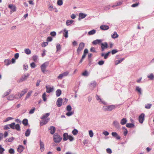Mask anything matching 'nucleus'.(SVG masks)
<instances>
[{"mask_svg":"<svg viewBox=\"0 0 154 154\" xmlns=\"http://www.w3.org/2000/svg\"><path fill=\"white\" fill-rule=\"evenodd\" d=\"M42 98L43 99V100L45 101L46 100V94L45 93H44L42 95Z\"/></svg>","mask_w":154,"mask_h":154,"instance_id":"nucleus-53","label":"nucleus"},{"mask_svg":"<svg viewBox=\"0 0 154 154\" xmlns=\"http://www.w3.org/2000/svg\"><path fill=\"white\" fill-rule=\"evenodd\" d=\"M127 121L126 118H123L120 121V124L122 125H125Z\"/></svg>","mask_w":154,"mask_h":154,"instance_id":"nucleus-20","label":"nucleus"},{"mask_svg":"<svg viewBox=\"0 0 154 154\" xmlns=\"http://www.w3.org/2000/svg\"><path fill=\"white\" fill-rule=\"evenodd\" d=\"M89 134L90 137H92L94 135V133L93 131L91 130H90L89 131Z\"/></svg>","mask_w":154,"mask_h":154,"instance_id":"nucleus-50","label":"nucleus"},{"mask_svg":"<svg viewBox=\"0 0 154 154\" xmlns=\"http://www.w3.org/2000/svg\"><path fill=\"white\" fill-rule=\"evenodd\" d=\"M40 147L41 152H43L45 149L44 144L41 140H40Z\"/></svg>","mask_w":154,"mask_h":154,"instance_id":"nucleus-11","label":"nucleus"},{"mask_svg":"<svg viewBox=\"0 0 154 154\" xmlns=\"http://www.w3.org/2000/svg\"><path fill=\"white\" fill-rule=\"evenodd\" d=\"M78 132V130L76 129H74L72 131V133L74 135H76Z\"/></svg>","mask_w":154,"mask_h":154,"instance_id":"nucleus-41","label":"nucleus"},{"mask_svg":"<svg viewBox=\"0 0 154 154\" xmlns=\"http://www.w3.org/2000/svg\"><path fill=\"white\" fill-rule=\"evenodd\" d=\"M29 75V73H27L26 75H24L20 79L19 82H21L23 81H25Z\"/></svg>","mask_w":154,"mask_h":154,"instance_id":"nucleus-6","label":"nucleus"},{"mask_svg":"<svg viewBox=\"0 0 154 154\" xmlns=\"http://www.w3.org/2000/svg\"><path fill=\"white\" fill-rule=\"evenodd\" d=\"M31 131L29 129H28L26 131L25 133V135L26 137H28Z\"/></svg>","mask_w":154,"mask_h":154,"instance_id":"nucleus-39","label":"nucleus"},{"mask_svg":"<svg viewBox=\"0 0 154 154\" xmlns=\"http://www.w3.org/2000/svg\"><path fill=\"white\" fill-rule=\"evenodd\" d=\"M101 50L103 51L106 48L108 47V44L107 42H105L104 43H101Z\"/></svg>","mask_w":154,"mask_h":154,"instance_id":"nucleus-9","label":"nucleus"},{"mask_svg":"<svg viewBox=\"0 0 154 154\" xmlns=\"http://www.w3.org/2000/svg\"><path fill=\"white\" fill-rule=\"evenodd\" d=\"M147 77L150 80H153L154 79V75L152 73L148 75Z\"/></svg>","mask_w":154,"mask_h":154,"instance_id":"nucleus-23","label":"nucleus"},{"mask_svg":"<svg viewBox=\"0 0 154 154\" xmlns=\"http://www.w3.org/2000/svg\"><path fill=\"white\" fill-rule=\"evenodd\" d=\"M116 107V105H109L103 106V109L105 111H111L112 110L114 109Z\"/></svg>","mask_w":154,"mask_h":154,"instance_id":"nucleus-1","label":"nucleus"},{"mask_svg":"<svg viewBox=\"0 0 154 154\" xmlns=\"http://www.w3.org/2000/svg\"><path fill=\"white\" fill-rule=\"evenodd\" d=\"M152 106V104L150 103H149L146 104L145 105V107L147 109H149Z\"/></svg>","mask_w":154,"mask_h":154,"instance_id":"nucleus-42","label":"nucleus"},{"mask_svg":"<svg viewBox=\"0 0 154 154\" xmlns=\"http://www.w3.org/2000/svg\"><path fill=\"white\" fill-rule=\"evenodd\" d=\"M107 152L109 154H111L112 152V151L111 149L110 148H107L106 149Z\"/></svg>","mask_w":154,"mask_h":154,"instance_id":"nucleus-64","label":"nucleus"},{"mask_svg":"<svg viewBox=\"0 0 154 154\" xmlns=\"http://www.w3.org/2000/svg\"><path fill=\"white\" fill-rule=\"evenodd\" d=\"M13 119V118H12V117H8L6 119V120L4 121V122H7L9 120H12Z\"/></svg>","mask_w":154,"mask_h":154,"instance_id":"nucleus-60","label":"nucleus"},{"mask_svg":"<svg viewBox=\"0 0 154 154\" xmlns=\"http://www.w3.org/2000/svg\"><path fill=\"white\" fill-rule=\"evenodd\" d=\"M72 109V107L71 106L69 105L67 106L66 107V110L68 111H71Z\"/></svg>","mask_w":154,"mask_h":154,"instance_id":"nucleus-57","label":"nucleus"},{"mask_svg":"<svg viewBox=\"0 0 154 154\" xmlns=\"http://www.w3.org/2000/svg\"><path fill=\"white\" fill-rule=\"evenodd\" d=\"M62 99L61 98H59L57 101V105L58 107H60L62 105Z\"/></svg>","mask_w":154,"mask_h":154,"instance_id":"nucleus-10","label":"nucleus"},{"mask_svg":"<svg viewBox=\"0 0 154 154\" xmlns=\"http://www.w3.org/2000/svg\"><path fill=\"white\" fill-rule=\"evenodd\" d=\"M14 129H16L18 131H20V127L19 124H17L15 125Z\"/></svg>","mask_w":154,"mask_h":154,"instance_id":"nucleus-37","label":"nucleus"},{"mask_svg":"<svg viewBox=\"0 0 154 154\" xmlns=\"http://www.w3.org/2000/svg\"><path fill=\"white\" fill-rule=\"evenodd\" d=\"M85 44L82 42H81L79 45L78 48L77 49V54H79L84 48Z\"/></svg>","mask_w":154,"mask_h":154,"instance_id":"nucleus-3","label":"nucleus"},{"mask_svg":"<svg viewBox=\"0 0 154 154\" xmlns=\"http://www.w3.org/2000/svg\"><path fill=\"white\" fill-rule=\"evenodd\" d=\"M103 134L105 136H108L109 135V133L106 131H104L103 132Z\"/></svg>","mask_w":154,"mask_h":154,"instance_id":"nucleus-58","label":"nucleus"},{"mask_svg":"<svg viewBox=\"0 0 154 154\" xmlns=\"http://www.w3.org/2000/svg\"><path fill=\"white\" fill-rule=\"evenodd\" d=\"M50 113H46L43 115V116L41 118V119H45L46 118L48 117L50 115Z\"/></svg>","mask_w":154,"mask_h":154,"instance_id":"nucleus-36","label":"nucleus"},{"mask_svg":"<svg viewBox=\"0 0 154 154\" xmlns=\"http://www.w3.org/2000/svg\"><path fill=\"white\" fill-rule=\"evenodd\" d=\"M5 149L2 147V145H0V154H2Z\"/></svg>","mask_w":154,"mask_h":154,"instance_id":"nucleus-51","label":"nucleus"},{"mask_svg":"<svg viewBox=\"0 0 154 154\" xmlns=\"http://www.w3.org/2000/svg\"><path fill=\"white\" fill-rule=\"evenodd\" d=\"M136 90L137 91L138 93L140 94H142V89L141 88H140L139 86H136Z\"/></svg>","mask_w":154,"mask_h":154,"instance_id":"nucleus-25","label":"nucleus"},{"mask_svg":"<svg viewBox=\"0 0 154 154\" xmlns=\"http://www.w3.org/2000/svg\"><path fill=\"white\" fill-rule=\"evenodd\" d=\"M53 138L54 142L56 143H59L62 139V137L57 133L54 134Z\"/></svg>","mask_w":154,"mask_h":154,"instance_id":"nucleus-2","label":"nucleus"},{"mask_svg":"<svg viewBox=\"0 0 154 154\" xmlns=\"http://www.w3.org/2000/svg\"><path fill=\"white\" fill-rule=\"evenodd\" d=\"M110 53V52H109L108 53H106V54H104L103 53H102L101 54V56L102 57H104V58L105 59H106L108 57V56Z\"/></svg>","mask_w":154,"mask_h":154,"instance_id":"nucleus-27","label":"nucleus"},{"mask_svg":"<svg viewBox=\"0 0 154 154\" xmlns=\"http://www.w3.org/2000/svg\"><path fill=\"white\" fill-rule=\"evenodd\" d=\"M14 99V94L10 95L8 97V99L10 100H12Z\"/></svg>","mask_w":154,"mask_h":154,"instance_id":"nucleus-44","label":"nucleus"},{"mask_svg":"<svg viewBox=\"0 0 154 154\" xmlns=\"http://www.w3.org/2000/svg\"><path fill=\"white\" fill-rule=\"evenodd\" d=\"M82 75L84 76H88L89 75V73L87 71H85L82 73Z\"/></svg>","mask_w":154,"mask_h":154,"instance_id":"nucleus-48","label":"nucleus"},{"mask_svg":"<svg viewBox=\"0 0 154 154\" xmlns=\"http://www.w3.org/2000/svg\"><path fill=\"white\" fill-rule=\"evenodd\" d=\"M28 68V66L27 64H25L23 65V69L24 70H27Z\"/></svg>","mask_w":154,"mask_h":154,"instance_id":"nucleus-62","label":"nucleus"},{"mask_svg":"<svg viewBox=\"0 0 154 154\" xmlns=\"http://www.w3.org/2000/svg\"><path fill=\"white\" fill-rule=\"evenodd\" d=\"M96 99L97 100L99 101L100 102H101L104 104H106V103L105 102L102 101L101 99L97 95H96Z\"/></svg>","mask_w":154,"mask_h":154,"instance_id":"nucleus-30","label":"nucleus"},{"mask_svg":"<svg viewBox=\"0 0 154 154\" xmlns=\"http://www.w3.org/2000/svg\"><path fill=\"white\" fill-rule=\"evenodd\" d=\"M112 136L115 138L117 140H119L121 137L116 132H112Z\"/></svg>","mask_w":154,"mask_h":154,"instance_id":"nucleus-15","label":"nucleus"},{"mask_svg":"<svg viewBox=\"0 0 154 154\" xmlns=\"http://www.w3.org/2000/svg\"><path fill=\"white\" fill-rule=\"evenodd\" d=\"M32 93V91H29L27 94L25 98V100H26L29 97L31 96V94Z\"/></svg>","mask_w":154,"mask_h":154,"instance_id":"nucleus-33","label":"nucleus"},{"mask_svg":"<svg viewBox=\"0 0 154 154\" xmlns=\"http://www.w3.org/2000/svg\"><path fill=\"white\" fill-rule=\"evenodd\" d=\"M125 60V58H123L121 60H116L115 62V64L116 65H117L121 63L122 61Z\"/></svg>","mask_w":154,"mask_h":154,"instance_id":"nucleus-32","label":"nucleus"},{"mask_svg":"<svg viewBox=\"0 0 154 154\" xmlns=\"http://www.w3.org/2000/svg\"><path fill=\"white\" fill-rule=\"evenodd\" d=\"M57 51H60L61 49V47L60 44H58L56 45Z\"/></svg>","mask_w":154,"mask_h":154,"instance_id":"nucleus-40","label":"nucleus"},{"mask_svg":"<svg viewBox=\"0 0 154 154\" xmlns=\"http://www.w3.org/2000/svg\"><path fill=\"white\" fill-rule=\"evenodd\" d=\"M73 112H72V111H68V112H67L66 113V115L68 116H71L72 115V114H73Z\"/></svg>","mask_w":154,"mask_h":154,"instance_id":"nucleus-52","label":"nucleus"},{"mask_svg":"<svg viewBox=\"0 0 154 154\" xmlns=\"http://www.w3.org/2000/svg\"><path fill=\"white\" fill-rule=\"evenodd\" d=\"M22 122L25 126H26L28 124V120L26 119H24L23 120Z\"/></svg>","mask_w":154,"mask_h":154,"instance_id":"nucleus-43","label":"nucleus"},{"mask_svg":"<svg viewBox=\"0 0 154 154\" xmlns=\"http://www.w3.org/2000/svg\"><path fill=\"white\" fill-rule=\"evenodd\" d=\"M61 94V91L59 89L57 90L56 91V94L57 97H59Z\"/></svg>","mask_w":154,"mask_h":154,"instance_id":"nucleus-29","label":"nucleus"},{"mask_svg":"<svg viewBox=\"0 0 154 154\" xmlns=\"http://www.w3.org/2000/svg\"><path fill=\"white\" fill-rule=\"evenodd\" d=\"M102 41V39H97L94 41L92 42V43L94 45H96L97 44H98Z\"/></svg>","mask_w":154,"mask_h":154,"instance_id":"nucleus-19","label":"nucleus"},{"mask_svg":"<svg viewBox=\"0 0 154 154\" xmlns=\"http://www.w3.org/2000/svg\"><path fill=\"white\" fill-rule=\"evenodd\" d=\"M96 83L95 81H93L91 82L90 84V87L91 88H93L96 86Z\"/></svg>","mask_w":154,"mask_h":154,"instance_id":"nucleus-34","label":"nucleus"},{"mask_svg":"<svg viewBox=\"0 0 154 154\" xmlns=\"http://www.w3.org/2000/svg\"><path fill=\"white\" fill-rule=\"evenodd\" d=\"M35 108H33V109H31L29 112V114H32L34 113L35 110Z\"/></svg>","mask_w":154,"mask_h":154,"instance_id":"nucleus-55","label":"nucleus"},{"mask_svg":"<svg viewBox=\"0 0 154 154\" xmlns=\"http://www.w3.org/2000/svg\"><path fill=\"white\" fill-rule=\"evenodd\" d=\"M48 129L50 131V132L51 134H53L56 131L55 128L54 126H51L48 128Z\"/></svg>","mask_w":154,"mask_h":154,"instance_id":"nucleus-12","label":"nucleus"},{"mask_svg":"<svg viewBox=\"0 0 154 154\" xmlns=\"http://www.w3.org/2000/svg\"><path fill=\"white\" fill-rule=\"evenodd\" d=\"M10 128L12 129H14V127L15 125V123L13 122L11 124H9Z\"/></svg>","mask_w":154,"mask_h":154,"instance_id":"nucleus-45","label":"nucleus"},{"mask_svg":"<svg viewBox=\"0 0 154 154\" xmlns=\"http://www.w3.org/2000/svg\"><path fill=\"white\" fill-rule=\"evenodd\" d=\"M118 35L117 34L116 32H115L111 36L112 38H117L118 37Z\"/></svg>","mask_w":154,"mask_h":154,"instance_id":"nucleus-35","label":"nucleus"},{"mask_svg":"<svg viewBox=\"0 0 154 154\" xmlns=\"http://www.w3.org/2000/svg\"><path fill=\"white\" fill-rule=\"evenodd\" d=\"M122 1H119L116 3V5H113L112 7L114 8L116 6L120 5L122 4Z\"/></svg>","mask_w":154,"mask_h":154,"instance_id":"nucleus-38","label":"nucleus"},{"mask_svg":"<svg viewBox=\"0 0 154 154\" xmlns=\"http://www.w3.org/2000/svg\"><path fill=\"white\" fill-rule=\"evenodd\" d=\"M144 114H141L139 117V121L140 123H142L144 119Z\"/></svg>","mask_w":154,"mask_h":154,"instance_id":"nucleus-7","label":"nucleus"},{"mask_svg":"<svg viewBox=\"0 0 154 154\" xmlns=\"http://www.w3.org/2000/svg\"><path fill=\"white\" fill-rule=\"evenodd\" d=\"M139 4V3L138 2L136 3H135L134 4H133L131 5V7L133 8H134L136 7Z\"/></svg>","mask_w":154,"mask_h":154,"instance_id":"nucleus-61","label":"nucleus"},{"mask_svg":"<svg viewBox=\"0 0 154 154\" xmlns=\"http://www.w3.org/2000/svg\"><path fill=\"white\" fill-rule=\"evenodd\" d=\"M109 28L108 26L106 25H102L100 27V28L102 30H108Z\"/></svg>","mask_w":154,"mask_h":154,"instance_id":"nucleus-16","label":"nucleus"},{"mask_svg":"<svg viewBox=\"0 0 154 154\" xmlns=\"http://www.w3.org/2000/svg\"><path fill=\"white\" fill-rule=\"evenodd\" d=\"M74 22L72 20H68L66 21V24L67 26H69L72 24Z\"/></svg>","mask_w":154,"mask_h":154,"instance_id":"nucleus-31","label":"nucleus"},{"mask_svg":"<svg viewBox=\"0 0 154 154\" xmlns=\"http://www.w3.org/2000/svg\"><path fill=\"white\" fill-rule=\"evenodd\" d=\"M113 124L115 128H120V124L118 122L116 121H114L113 123Z\"/></svg>","mask_w":154,"mask_h":154,"instance_id":"nucleus-14","label":"nucleus"},{"mask_svg":"<svg viewBox=\"0 0 154 154\" xmlns=\"http://www.w3.org/2000/svg\"><path fill=\"white\" fill-rule=\"evenodd\" d=\"M63 35L66 38H67L68 37V31L66 29H64L63 30Z\"/></svg>","mask_w":154,"mask_h":154,"instance_id":"nucleus-22","label":"nucleus"},{"mask_svg":"<svg viewBox=\"0 0 154 154\" xmlns=\"http://www.w3.org/2000/svg\"><path fill=\"white\" fill-rule=\"evenodd\" d=\"M30 66L32 68H34L35 67L36 65L35 63L33 62L30 64Z\"/></svg>","mask_w":154,"mask_h":154,"instance_id":"nucleus-63","label":"nucleus"},{"mask_svg":"<svg viewBox=\"0 0 154 154\" xmlns=\"http://www.w3.org/2000/svg\"><path fill=\"white\" fill-rule=\"evenodd\" d=\"M49 118H47V119H45V120H42L40 123V126H42L44 125H45L49 121Z\"/></svg>","mask_w":154,"mask_h":154,"instance_id":"nucleus-8","label":"nucleus"},{"mask_svg":"<svg viewBox=\"0 0 154 154\" xmlns=\"http://www.w3.org/2000/svg\"><path fill=\"white\" fill-rule=\"evenodd\" d=\"M48 42H44L42 43V44L41 45V46H42V47H45L46 46L48 45Z\"/></svg>","mask_w":154,"mask_h":154,"instance_id":"nucleus-47","label":"nucleus"},{"mask_svg":"<svg viewBox=\"0 0 154 154\" xmlns=\"http://www.w3.org/2000/svg\"><path fill=\"white\" fill-rule=\"evenodd\" d=\"M57 3L58 5H61L63 4V1L62 0H58L57 1Z\"/></svg>","mask_w":154,"mask_h":154,"instance_id":"nucleus-49","label":"nucleus"},{"mask_svg":"<svg viewBox=\"0 0 154 154\" xmlns=\"http://www.w3.org/2000/svg\"><path fill=\"white\" fill-rule=\"evenodd\" d=\"M63 140L64 141H66L68 139L69 137V135L67 134V133H66L63 134Z\"/></svg>","mask_w":154,"mask_h":154,"instance_id":"nucleus-24","label":"nucleus"},{"mask_svg":"<svg viewBox=\"0 0 154 154\" xmlns=\"http://www.w3.org/2000/svg\"><path fill=\"white\" fill-rule=\"evenodd\" d=\"M70 141H73L74 140L73 137L71 135H69L68 139Z\"/></svg>","mask_w":154,"mask_h":154,"instance_id":"nucleus-56","label":"nucleus"},{"mask_svg":"<svg viewBox=\"0 0 154 154\" xmlns=\"http://www.w3.org/2000/svg\"><path fill=\"white\" fill-rule=\"evenodd\" d=\"M9 152L10 154H13L14 153V151L13 149L11 148L9 149Z\"/></svg>","mask_w":154,"mask_h":154,"instance_id":"nucleus-59","label":"nucleus"},{"mask_svg":"<svg viewBox=\"0 0 154 154\" xmlns=\"http://www.w3.org/2000/svg\"><path fill=\"white\" fill-rule=\"evenodd\" d=\"M126 126L129 128H132L134 127V125L133 123H127Z\"/></svg>","mask_w":154,"mask_h":154,"instance_id":"nucleus-26","label":"nucleus"},{"mask_svg":"<svg viewBox=\"0 0 154 154\" xmlns=\"http://www.w3.org/2000/svg\"><path fill=\"white\" fill-rule=\"evenodd\" d=\"M87 16V15L85 14L82 13H80L79 14V18L78 20H81V19L85 18Z\"/></svg>","mask_w":154,"mask_h":154,"instance_id":"nucleus-13","label":"nucleus"},{"mask_svg":"<svg viewBox=\"0 0 154 154\" xmlns=\"http://www.w3.org/2000/svg\"><path fill=\"white\" fill-rule=\"evenodd\" d=\"M96 32V30L95 29H93L90 31L88 33V35H92L95 34Z\"/></svg>","mask_w":154,"mask_h":154,"instance_id":"nucleus-28","label":"nucleus"},{"mask_svg":"<svg viewBox=\"0 0 154 154\" xmlns=\"http://www.w3.org/2000/svg\"><path fill=\"white\" fill-rule=\"evenodd\" d=\"M8 7L12 10V11L14 12L16 11V8L14 5L12 4L9 5Z\"/></svg>","mask_w":154,"mask_h":154,"instance_id":"nucleus-18","label":"nucleus"},{"mask_svg":"<svg viewBox=\"0 0 154 154\" xmlns=\"http://www.w3.org/2000/svg\"><path fill=\"white\" fill-rule=\"evenodd\" d=\"M49 63L46 62L43 63L41 66V68L42 71L44 73L46 71V69L47 66H48Z\"/></svg>","mask_w":154,"mask_h":154,"instance_id":"nucleus-4","label":"nucleus"},{"mask_svg":"<svg viewBox=\"0 0 154 154\" xmlns=\"http://www.w3.org/2000/svg\"><path fill=\"white\" fill-rule=\"evenodd\" d=\"M3 128L4 130H8L10 128L9 124L7 125L4 126Z\"/></svg>","mask_w":154,"mask_h":154,"instance_id":"nucleus-54","label":"nucleus"},{"mask_svg":"<svg viewBox=\"0 0 154 154\" xmlns=\"http://www.w3.org/2000/svg\"><path fill=\"white\" fill-rule=\"evenodd\" d=\"M24 149V147L22 145H19L17 148V151L19 152H21Z\"/></svg>","mask_w":154,"mask_h":154,"instance_id":"nucleus-21","label":"nucleus"},{"mask_svg":"<svg viewBox=\"0 0 154 154\" xmlns=\"http://www.w3.org/2000/svg\"><path fill=\"white\" fill-rule=\"evenodd\" d=\"M46 92L48 93H50L53 92L54 90V87L49 85H46L45 86Z\"/></svg>","mask_w":154,"mask_h":154,"instance_id":"nucleus-5","label":"nucleus"},{"mask_svg":"<svg viewBox=\"0 0 154 154\" xmlns=\"http://www.w3.org/2000/svg\"><path fill=\"white\" fill-rule=\"evenodd\" d=\"M25 52L27 54H29L31 53V51L28 48L26 49L25 50Z\"/></svg>","mask_w":154,"mask_h":154,"instance_id":"nucleus-46","label":"nucleus"},{"mask_svg":"<svg viewBox=\"0 0 154 154\" xmlns=\"http://www.w3.org/2000/svg\"><path fill=\"white\" fill-rule=\"evenodd\" d=\"M28 91V89L27 88L23 90L20 94L19 95V98H20L21 97L23 96L25 93H26Z\"/></svg>","mask_w":154,"mask_h":154,"instance_id":"nucleus-17","label":"nucleus"}]
</instances>
